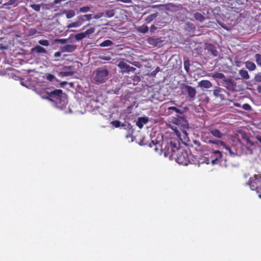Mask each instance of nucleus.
Returning a JSON list of instances; mask_svg holds the SVG:
<instances>
[{
	"label": "nucleus",
	"mask_w": 261,
	"mask_h": 261,
	"mask_svg": "<svg viewBox=\"0 0 261 261\" xmlns=\"http://www.w3.org/2000/svg\"><path fill=\"white\" fill-rule=\"evenodd\" d=\"M223 147L224 148H225L226 150H227L229 152L230 155L234 156L237 154L236 153L233 152L232 151L231 148L229 146H228V145H226L225 143H224V145H223Z\"/></svg>",
	"instance_id": "c9c22d12"
},
{
	"label": "nucleus",
	"mask_w": 261,
	"mask_h": 261,
	"mask_svg": "<svg viewBox=\"0 0 261 261\" xmlns=\"http://www.w3.org/2000/svg\"><path fill=\"white\" fill-rule=\"evenodd\" d=\"M86 20H88L87 19H86V18L85 17L84 18V21H86Z\"/></svg>",
	"instance_id": "4d7b16f0"
},
{
	"label": "nucleus",
	"mask_w": 261,
	"mask_h": 261,
	"mask_svg": "<svg viewBox=\"0 0 261 261\" xmlns=\"http://www.w3.org/2000/svg\"><path fill=\"white\" fill-rule=\"evenodd\" d=\"M138 31L142 33H146L148 31V27L146 25H143L138 29Z\"/></svg>",
	"instance_id": "473e14b6"
},
{
	"label": "nucleus",
	"mask_w": 261,
	"mask_h": 261,
	"mask_svg": "<svg viewBox=\"0 0 261 261\" xmlns=\"http://www.w3.org/2000/svg\"><path fill=\"white\" fill-rule=\"evenodd\" d=\"M92 14H85L83 15H81L77 17V20L75 22L69 23L67 28H76L81 26L83 23L84 22V18H86V19L91 20L92 19Z\"/></svg>",
	"instance_id": "0eeeda50"
},
{
	"label": "nucleus",
	"mask_w": 261,
	"mask_h": 261,
	"mask_svg": "<svg viewBox=\"0 0 261 261\" xmlns=\"http://www.w3.org/2000/svg\"><path fill=\"white\" fill-rule=\"evenodd\" d=\"M207 129L208 133L217 139H222L224 136V134L221 132L214 127L210 126L207 127Z\"/></svg>",
	"instance_id": "9d476101"
},
{
	"label": "nucleus",
	"mask_w": 261,
	"mask_h": 261,
	"mask_svg": "<svg viewBox=\"0 0 261 261\" xmlns=\"http://www.w3.org/2000/svg\"><path fill=\"white\" fill-rule=\"evenodd\" d=\"M167 110L168 112L170 113H172V111H174L176 113L181 115L186 112L188 110V108L187 107H183L181 106H177V107H169Z\"/></svg>",
	"instance_id": "1a4fd4ad"
},
{
	"label": "nucleus",
	"mask_w": 261,
	"mask_h": 261,
	"mask_svg": "<svg viewBox=\"0 0 261 261\" xmlns=\"http://www.w3.org/2000/svg\"><path fill=\"white\" fill-rule=\"evenodd\" d=\"M205 49L210 51L214 57H217L218 56V51L217 50L216 47L214 45L211 43L206 44Z\"/></svg>",
	"instance_id": "4468645a"
},
{
	"label": "nucleus",
	"mask_w": 261,
	"mask_h": 261,
	"mask_svg": "<svg viewBox=\"0 0 261 261\" xmlns=\"http://www.w3.org/2000/svg\"><path fill=\"white\" fill-rule=\"evenodd\" d=\"M90 10V7L89 6H85L80 8L79 12L81 13H86Z\"/></svg>",
	"instance_id": "ea45409f"
},
{
	"label": "nucleus",
	"mask_w": 261,
	"mask_h": 261,
	"mask_svg": "<svg viewBox=\"0 0 261 261\" xmlns=\"http://www.w3.org/2000/svg\"><path fill=\"white\" fill-rule=\"evenodd\" d=\"M225 90L218 88L214 90V94L216 97H220L222 99H224V93H226Z\"/></svg>",
	"instance_id": "dca6fc26"
},
{
	"label": "nucleus",
	"mask_w": 261,
	"mask_h": 261,
	"mask_svg": "<svg viewBox=\"0 0 261 261\" xmlns=\"http://www.w3.org/2000/svg\"><path fill=\"white\" fill-rule=\"evenodd\" d=\"M256 139L261 144V136H256Z\"/></svg>",
	"instance_id": "5fc2aeb1"
},
{
	"label": "nucleus",
	"mask_w": 261,
	"mask_h": 261,
	"mask_svg": "<svg viewBox=\"0 0 261 261\" xmlns=\"http://www.w3.org/2000/svg\"><path fill=\"white\" fill-rule=\"evenodd\" d=\"M234 106L237 107H239V108L241 107V104L238 103V102L234 103Z\"/></svg>",
	"instance_id": "864d4df0"
},
{
	"label": "nucleus",
	"mask_w": 261,
	"mask_h": 261,
	"mask_svg": "<svg viewBox=\"0 0 261 261\" xmlns=\"http://www.w3.org/2000/svg\"><path fill=\"white\" fill-rule=\"evenodd\" d=\"M163 141L164 142V155L165 157L171 160L180 148L179 142L175 138H167Z\"/></svg>",
	"instance_id": "f257e3e1"
},
{
	"label": "nucleus",
	"mask_w": 261,
	"mask_h": 261,
	"mask_svg": "<svg viewBox=\"0 0 261 261\" xmlns=\"http://www.w3.org/2000/svg\"><path fill=\"white\" fill-rule=\"evenodd\" d=\"M225 86L227 88V89L230 90H234V89L236 88V85L234 83L233 81H232L231 80H227L225 81Z\"/></svg>",
	"instance_id": "aec40b11"
},
{
	"label": "nucleus",
	"mask_w": 261,
	"mask_h": 261,
	"mask_svg": "<svg viewBox=\"0 0 261 261\" xmlns=\"http://www.w3.org/2000/svg\"><path fill=\"white\" fill-rule=\"evenodd\" d=\"M129 66L123 60L120 61L117 65V66L121 69L122 72L127 73Z\"/></svg>",
	"instance_id": "f3484780"
},
{
	"label": "nucleus",
	"mask_w": 261,
	"mask_h": 261,
	"mask_svg": "<svg viewBox=\"0 0 261 261\" xmlns=\"http://www.w3.org/2000/svg\"><path fill=\"white\" fill-rule=\"evenodd\" d=\"M163 40L161 38L149 37L147 39V42L153 46L160 47L162 45Z\"/></svg>",
	"instance_id": "f8f14e48"
},
{
	"label": "nucleus",
	"mask_w": 261,
	"mask_h": 261,
	"mask_svg": "<svg viewBox=\"0 0 261 261\" xmlns=\"http://www.w3.org/2000/svg\"><path fill=\"white\" fill-rule=\"evenodd\" d=\"M61 51H57V52H56L55 54H54V57H59L61 56Z\"/></svg>",
	"instance_id": "09e8293b"
},
{
	"label": "nucleus",
	"mask_w": 261,
	"mask_h": 261,
	"mask_svg": "<svg viewBox=\"0 0 261 261\" xmlns=\"http://www.w3.org/2000/svg\"><path fill=\"white\" fill-rule=\"evenodd\" d=\"M246 185L249 186L251 190L259 193L258 197L261 198V174H254L250 177Z\"/></svg>",
	"instance_id": "20e7f679"
},
{
	"label": "nucleus",
	"mask_w": 261,
	"mask_h": 261,
	"mask_svg": "<svg viewBox=\"0 0 261 261\" xmlns=\"http://www.w3.org/2000/svg\"><path fill=\"white\" fill-rule=\"evenodd\" d=\"M120 126L123 127L124 129H127L129 126H130V124L129 123H122L121 124Z\"/></svg>",
	"instance_id": "a18cd8bd"
},
{
	"label": "nucleus",
	"mask_w": 261,
	"mask_h": 261,
	"mask_svg": "<svg viewBox=\"0 0 261 261\" xmlns=\"http://www.w3.org/2000/svg\"><path fill=\"white\" fill-rule=\"evenodd\" d=\"M163 146H164V142L163 141V143H161L160 141H157L156 139L152 140L151 143L149 144L150 147H154V150L156 152L159 151L163 152Z\"/></svg>",
	"instance_id": "6e6552de"
},
{
	"label": "nucleus",
	"mask_w": 261,
	"mask_h": 261,
	"mask_svg": "<svg viewBox=\"0 0 261 261\" xmlns=\"http://www.w3.org/2000/svg\"><path fill=\"white\" fill-rule=\"evenodd\" d=\"M167 104H171L174 105V106L177 107V106H179L176 103L175 101H170L168 102L167 103Z\"/></svg>",
	"instance_id": "de8ad7c7"
},
{
	"label": "nucleus",
	"mask_w": 261,
	"mask_h": 261,
	"mask_svg": "<svg viewBox=\"0 0 261 261\" xmlns=\"http://www.w3.org/2000/svg\"><path fill=\"white\" fill-rule=\"evenodd\" d=\"M191 156V154L187 150L180 148L171 160H174L179 165L187 166L190 163Z\"/></svg>",
	"instance_id": "7ed1b4c3"
},
{
	"label": "nucleus",
	"mask_w": 261,
	"mask_h": 261,
	"mask_svg": "<svg viewBox=\"0 0 261 261\" xmlns=\"http://www.w3.org/2000/svg\"><path fill=\"white\" fill-rule=\"evenodd\" d=\"M195 19L200 22H203L205 20V17L199 12H196L194 14Z\"/></svg>",
	"instance_id": "4be33fe9"
},
{
	"label": "nucleus",
	"mask_w": 261,
	"mask_h": 261,
	"mask_svg": "<svg viewBox=\"0 0 261 261\" xmlns=\"http://www.w3.org/2000/svg\"><path fill=\"white\" fill-rule=\"evenodd\" d=\"M256 89L259 93H261V85L257 86Z\"/></svg>",
	"instance_id": "603ef678"
},
{
	"label": "nucleus",
	"mask_w": 261,
	"mask_h": 261,
	"mask_svg": "<svg viewBox=\"0 0 261 261\" xmlns=\"http://www.w3.org/2000/svg\"><path fill=\"white\" fill-rule=\"evenodd\" d=\"M30 7L32 8L34 11L39 12L41 9V5L39 4H31Z\"/></svg>",
	"instance_id": "e433bc0d"
},
{
	"label": "nucleus",
	"mask_w": 261,
	"mask_h": 261,
	"mask_svg": "<svg viewBox=\"0 0 261 261\" xmlns=\"http://www.w3.org/2000/svg\"><path fill=\"white\" fill-rule=\"evenodd\" d=\"M98 17L97 16H94V18H97Z\"/></svg>",
	"instance_id": "13d9d810"
},
{
	"label": "nucleus",
	"mask_w": 261,
	"mask_h": 261,
	"mask_svg": "<svg viewBox=\"0 0 261 261\" xmlns=\"http://www.w3.org/2000/svg\"><path fill=\"white\" fill-rule=\"evenodd\" d=\"M113 44V42L110 40H106L101 42L99 46L101 47H107L112 45Z\"/></svg>",
	"instance_id": "a878e982"
},
{
	"label": "nucleus",
	"mask_w": 261,
	"mask_h": 261,
	"mask_svg": "<svg viewBox=\"0 0 261 261\" xmlns=\"http://www.w3.org/2000/svg\"><path fill=\"white\" fill-rule=\"evenodd\" d=\"M6 3V2L4 1V0H3V3Z\"/></svg>",
	"instance_id": "bf43d9fd"
},
{
	"label": "nucleus",
	"mask_w": 261,
	"mask_h": 261,
	"mask_svg": "<svg viewBox=\"0 0 261 261\" xmlns=\"http://www.w3.org/2000/svg\"><path fill=\"white\" fill-rule=\"evenodd\" d=\"M115 15V11L114 10H108L105 13V16L107 17H112L114 16Z\"/></svg>",
	"instance_id": "72a5a7b5"
},
{
	"label": "nucleus",
	"mask_w": 261,
	"mask_h": 261,
	"mask_svg": "<svg viewBox=\"0 0 261 261\" xmlns=\"http://www.w3.org/2000/svg\"><path fill=\"white\" fill-rule=\"evenodd\" d=\"M245 64L246 67L250 71H253L256 69L255 64L251 61H247L245 62Z\"/></svg>",
	"instance_id": "412c9836"
},
{
	"label": "nucleus",
	"mask_w": 261,
	"mask_h": 261,
	"mask_svg": "<svg viewBox=\"0 0 261 261\" xmlns=\"http://www.w3.org/2000/svg\"><path fill=\"white\" fill-rule=\"evenodd\" d=\"M211 154V163L213 165L217 164L218 161L221 159L222 154L219 150H213Z\"/></svg>",
	"instance_id": "9b49d317"
},
{
	"label": "nucleus",
	"mask_w": 261,
	"mask_h": 261,
	"mask_svg": "<svg viewBox=\"0 0 261 261\" xmlns=\"http://www.w3.org/2000/svg\"><path fill=\"white\" fill-rule=\"evenodd\" d=\"M184 66L185 70L187 73H189L190 72V63L189 60H186L184 62Z\"/></svg>",
	"instance_id": "7c9ffc66"
},
{
	"label": "nucleus",
	"mask_w": 261,
	"mask_h": 261,
	"mask_svg": "<svg viewBox=\"0 0 261 261\" xmlns=\"http://www.w3.org/2000/svg\"><path fill=\"white\" fill-rule=\"evenodd\" d=\"M136 68L134 67L129 66L128 69L127 70V73H129V72H134L136 70Z\"/></svg>",
	"instance_id": "49530a36"
},
{
	"label": "nucleus",
	"mask_w": 261,
	"mask_h": 261,
	"mask_svg": "<svg viewBox=\"0 0 261 261\" xmlns=\"http://www.w3.org/2000/svg\"><path fill=\"white\" fill-rule=\"evenodd\" d=\"M55 79V76L51 74H47L46 75V80L50 82L53 81V80Z\"/></svg>",
	"instance_id": "c03bdc74"
},
{
	"label": "nucleus",
	"mask_w": 261,
	"mask_h": 261,
	"mask_svg": "<svg viewBox=\"0 0 261 261\" xmlns=\"http://www.w3.org/2000/svg\"><path fill=\"white\" fill-rule=\"evenodd\" d=\"M254 57L257 65L258 66L261 67V55L259 54H256Z\"/></svg>",
	"instance_id": "c85d7f7f"
},
{
	"label": "nucleus",
	"mask_w": 261,
	"mask_h": 261,
	"mask_svg": "<svg viewBox=\"0 0 261 261\" xmlns=\"http://www.w3.org/2000/svg\"><path fill=\"white\" fill-rule=\"evenodd\" d=\"M18 0H9L7 3H3V0H1L0 4L3 6H11L14 5Z\"/></svg>",
	"instance_id": "cd10ccee"
},
{
	"label": "nucleus",
	"mask_w": 261,
	"mask_h": 261,
	"mask_svg": "<svg viewBox=\"0 0 261 261\" xmlns=\"http://www.w3.org/2000/svg\"><path fill=\"white\" fill-rule=\"evenodd\" d=\"M47 96L46 99L55 102L56 104L61 103V99L63 95V91L61 89H56L50 92L46 91Z\"/></svg>",
	"instance_id": "39448f33"
},
{
	"label": "nucleus",
	"mask_w": 261,
	"mask_h": 261,
	"mask_svg": "<svg viewBox=\"0 0 261 261\" xmlns=\"http://www.w3.org/2000/svg\"><path fill=\"white\" fill-rule=\"evenodd\" d=\"M39 44L43 46H47L49 45V41L47 40H40L38 41Z\"/></svg>",
	"instance_id": "58836bf2"
},
{
	"label": "nucleus",
	"mask_w": 261,
	"mask_h": 261,
	"mask_svg": "<svg viewBox=\"0 0 261 261\" xmlns=\"http://www.w3.org/2000/svg\"><path fill=\"white\" fill-rule=\"evenodd\" d=\"M242 108L246 111H251V107L248 104V103H244Z\"/></svg>",
	"instance_id": "37998d69"
},
{
	"label": "nucleus",
	"mask_w": 261,
	"mask_h": 261,
	"mask_svg": "<svg viewBox=\"0 0 261 261\" xmlns=\"http://www.w3.org/2000/svg\"><path fill=\"white\" fill-rule=\"evenodd\" d=\"M109 72L106 67H98L93 71L92 79L96 84L105 83L109 78Z\"/></svg>",
	"instance_id": "f03ea898"
},
{
	"label": "nucleus",
	"mask_w": 261,
	"mask_h": 261,
	"mask_svg": "<svg viewBox=\"0 0 261 261\" xmlns=\"http://www.w3.org/2000/svg\"><path fill=\"white\" fill-rule=\"evenodd\" d=\"M198 86L201 88H210L212 86V84L208 80H202L198 83Z\"/></svg>",
	"instance_id": "a211bd4d"
},
{
	"label": "nucleus",
	"mask_w": 261,
	"mask_h": 261,
	"mask_svg": "<svg viewBox=\"0 0 261 261\" xmlns=\"http://www.w3.org/2000/svg\"><path fill=\"white\" fill-rule=\"evenodd\" d=\"M112 125L116 128L119 127L121 125V123L118 120H114L111 122Z\"/></svg>",
	"instance_id": "79ce46f5"
},
{
	"label": "nucleus",
	"mask_w": 261,
	"mask_h": 261,
	"mask_svg": "<svg viewBox=\"0 0 261 261\" xmlns=\"http://www.w3.org/2000/svg\"><path fill=\"white\" fill-rule=\"evenodd\" d=\"M117 2H121L124 3H130L131 0H116Z\"/></svg>",
	"instance_id": "8fccbe9b"
},
{
	"label": "nucleus",
	"mask_w": 261,
	"mask_h": 261,
	"mask_svg": "<svg viewBox=\"0 0 261 261\" xmlns=\"http://www.w3.org/2000/svg\"><path fill=\"white\" fill-rule=\"evenodd\" d=\"M156 14H153L151 15H150L146 17L145 21L146 23H150L151 21H152L156 17Z\"/></svg>",
	"instance_id": "c756f323"
},
{
	"label": "nucleus",
	"mask_w": 261,
	"mask_h": 261,
	"mask_svg": "<svg viewBox=\"0 0 261 261\" xmlns=\"http://www.w3.org/2000/svg\"><path fill=\"white\" fill-rule=\"evenodd\" d=\"M181 93L184 95L188 94V97L193 100L195 99L197 92L195 88L189 86L185 83L180 85Z\"/></svg>",
	"instance_id": "423d86ee"
},
{
	"label": "nucleus",
	"mask_w": 261,
	"mask_h": 261,
	"mask_svg": "<svg viewBox=\"0 0 261 261\" xmlns=\"http://www.w3.org/2000/svg\"><path fill=\"white\" fill-rule=\"evenodd\" d=\"M213 77L217 79H223L225 77L224 74L221 72H215L213 74Z\"/></svg>",
	"instance_id": "bb28decb"
},
{
	"label": "nucleus",
	"mask_w": 261,
	"mask_h": 261,
	"mask_svg": "<svg viewBox=\"0 0 261 261\" xmlns=\"http://www.w3.org/2000/svg\"><path fill=\"white\" fill-rule=\"evenodd\" d=\"M254 79V81L256 82H261V71L255 74Z\"/></svg>",
	"instance_id": "a19ab883"
},
{
	"label": "nucleus",
	"mask_w": 261,
	"mask_h": 261,
	"mask_svg": "<svg viewBox=\"0 0 261 261\" xmlns=\"http://www.w3.org/2000/svg\"><path fill=\"white\" fill-rule=\"evenodd\" d=\"M148 121L147 117H139L136 122V125L139 128H142L144 124L147 123Z\"/></svg>",
	"instance_id": "2eb2a0df"
},
{
	"label": "nucleus",
	"mask_w": 261,
	"mask_h": 261,
	"mask_svg": "<svg viewBox=\"0 0 261 261\" xmlns=\"http://www.w3.org/2000/svg\"><path fill=\"white\" fill-rule=\"evenodd\" d=\"M85 37H86V36L84 32L76 34L75 35V38L77 41L81 40Z\"/></svg>",
	"instance_id": "2f4dec72"
},
{
	"label": "nucleus",
	"mask_w": 261,
	"mask_h": 261,
	"mask_svg": "<svg viewBox=\"0 0 261 261\" xmlns=\"http://www.w3.org/2000/svg\"><path fill=\"white\" fill-rule=\"evenodd\" d=\"M95 28L94 27H92V28H90V29H87L84 33L86 37L87 36V35H91L92 34H93L94 31H95Z\"/></svg>",
	"instance_id": "4c0bfd02"
},
{
	"label": "nucleus",
	"mask_w": 261,
	"mask_h": 261,
	"mask_svg": "<svg viewBox=\"0 0 261 261\" xmlns=\"http://www.w3.org/2000/svg\"><path fill=\"white\" fill-rule=\"evenodd\" d=\"M74 72L71 71H61L59 73V75L60 76L64 77V76H71L73 74Z\"/></svg>",
	"instance_id": "393cba45"
},
{
	"label": "nucleus",
	"mask_w": 261,
	"mask_h": 261,
	"mask_svg": "<svg viewBox=\"0 0 261 261\" xmlns=\"http://www.w3.org/2000/svg\"><path fill=\"white\" fill-rule=\"evenodd\" d=\"M207 142L209 144H216L217 145H221L222 146L224 145V142L221 140L210 139Z\"/></svg>",
	"instance_id": "5701e85b"
},
{
	"label": "nucleus",
	"mask_w": 261,
	"mask_h": 261,
	"mask_svg": "<svg viewBox=\"0 0 261 261\" xmlns=\"http://www.w3.org/2000/svg\"><path fill=\"white\" fill-rule=\"evenodd\" d=\"M32 51L37 54H45L46 53V49L40 45H36L32 48Z\"/></svg>",
	"instance_id": "6ab92c4d"
},
{
	"label": "nucleus",
	"mask_w": 261,
	"mask_h": 261,
	"mask_svg": "<svg viewBox=\"0 0 261 261\" xmlns=\"http://www.w3.org/2000/svg\"><path fill=\"white\" fill-rule=\"evenodd\" d=\"M239 74L241 75V76L245 79L248 80L249 79L250 76L248 73V71L246 70L241 69L239 71Z\"/></svg>",
	"instance_id": "b1692460"
},
{
	"label": "nucleus",
	"mask_w": 261,
	"mask_h": 261,
	"mask_svg": "<svg viewBox=\"0 0 261 261\" xmlns=\"http://www.w3.org/2000/svg\"><path fill=\"white\" fill-rule=\"evenodd\" d=\"M76 48V45L73 44H66L61 47V50L62 53H72Z\"/></svg>",
	"instance_id": "ddd939ff"
},
{
	"label": "nucleus",
	"mask_w": 261,
	"mask_h": 261,
	"mask_svg": "<svg viewBox=\"0 0 261 261\" xmlns=\"http://www.w3.org/2000/svg\"><path fill=\"white\" fill-rule=\"evenodd\" d=\"M60 40H61V42H63V43H65L66 41L65 39H61Z\"/></svg>",
	"instance_id": "6e6d98bb"
},
{
	"label": "nucleus",
	"mask_w": 261,
	"mask_h": 261,
	"mask_svg": "<svg viewBox=\"0 0 261 261\" xmlns=\"http://www.w3.org/2000/svg\"><path fill=\"white\" fill-rule=\"evenodd\" d=\"M7 46L4 45L3 44H0V49H7Z\"/></svg>",
	"instance_id": "3c124183"
},
{
	"label": "nucleus",
	"mask_w": 261,
	"mask_h": 261,
	"mask_svg": "<svg viewBox=\"0 0 261 261\" xmlns=\"http://www.w3.org/2000/svg\"><path fill=\"white\" fill-rule=\"evenodd\" d=\"M75 15V12L73 10H69L66 13V18L70 19L72 18Z\"/></svg>",
	"instance_id": "f704fd0d"
}]
</instances>
